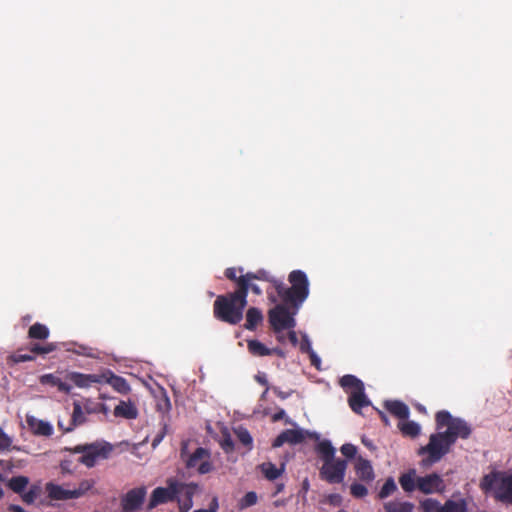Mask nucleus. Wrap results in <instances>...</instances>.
<instances>
[{"label": "nucleus", "instance_id": "1", "mask_svg": "<svg viewBox=\"0 0 512 512\" xmlns=\"http://www.w3.org/2000/svg\"><path fill=\"white\" fill-rule=\"evenodd\" d=\"M435 421L437 430L443 427H447V429L443 432L431 434L428 444L419 449L418 454H427V457L421 461L423 467H429L439 462L450 452L451 446L458 438L467 439L471 434V428L466 421L461 418H454L446 410L438 411L435 415Z\"/></svg>", "mask_w": 512, "mask_h": 512}, {"label": "nucleus", "instance_id": "2", "mask_svg": "<svg viewBox=\"0 0 512 512\" xmlns=\"http://www.w3.org/2000/svg\"><path fill=\"white\" fill-rule=\"evenodd\" d=\"M242 289L218 295L213 304L214 317L224 323L237 325L243 319V312L247 306V300H244Z\"/></svg>", "mask_w": 512, "mask_h": 512}, {"label": "nucleus", "instance_id": "3", "mask_svg": "<svg viewBox=\"0 0 512 512\" xmlns=\"http://www.w3.org/2000/svg\"><path fill=\"white\" fill-rule=\"evenodd\" d=\"M288 281L291 284L290 287H287L281 280L275 282L277 295L285 304L300 309L309 296L308 277L302 270H293L288 275Z\"/></svg>", "mask_w": 512, "mask_h": 512}, {"label": "nucleus", "instance_id": "4", "mask_svg": "<svg viewBox=\"0 0 512 512\" xmlns=\"http://www.w3.org/2000/svg\"><path fill=\"white\" fill-rule=\"evenodd\" d=\"M479 487L496 501L512 505V472L494 469L481 478Z\"/></svg>", "mask_w": 512, "mask_h": 512}, {"label": "nucleus", "instance_id": "5", "mask_svg": "<svg viewBox=\"0 0 512 512\" xmlns=\"http://www.w3.org/2000/svg\"><path fill=\"white\" fill-rule=\"evenodd\" d=\"M340 386L349 394L348 404L351 410L361 414V410L371 404L365 394L364 383L354 375L346 374L339 380Z\"/></svg>", "mask_w": 512, "mask_h": 512}, {"label": "nucleus", "instance_id": "6", "mask_svg": "<svg viewBox=\"0 0 512 512\" xmlns=\"http://www.w3.org/2000/svg\"><path fill=\"white\" fill-rule=\"evenodd\" d=\"M112 449V445L109 443L95 442L91 444L76 445L75 447L70 448L69 451L74 454H81L77 459V462L85 465L87 468H92L96 465L99 459H107Z\"/></svg>", "mask_w": 512, "mask_h": 512}, {"label": "nucleus", "instance_id": "7", "mask_svg": "<svg viewBox=\"0 0 512 512\" xmlns=\"http://www.w3.org/2000/svg\"><path fill=\"white\" fill-rule=\"evenodd\" d=\"M299 309L289 306L284 302L275 305L268 312V320L275 333H280L286 329H294L296 326L295 315Z\"/></svg>", "mask_w": 512, "mask_h": 512}, {"label": "nucleus", "instance_id": "8", "mask_svg": "<svg viewBox=\"0 0 512 512\" xmlns=\"http://www.w3.org/2000/svg\"><path fill=\"white\" fill-rule=\"evenodd\" d=\"M182 485L183 483L181 482L174 479H168L167 487L155 488L151 493L147 510H152L161 504L176 501L177 496L181 494Z\"/></svg>", "mask_w": 512, "mask_h": 512}, {"label": "nucleus", "instance_id": "9", "mask_svg": "<svg viewBox=\"0 0 512 512\" xmlns=\"http://www.w3.org/2000/svg\"><path fill=\"white\" fill-rule=\"evenodd\" d=\"M421 512H467V503L464 499L447 500L443 505L433 498H426L419 503Z\"/></svg>", "mask_w": 512, "mask_h": 512}, {"label": "nucleus", "instance_id": "10", "mask_svg": "<svg viewBox=\"0 0 512 512\" xmlns=\"http://www.w3.org/2000/svg\"><path fill=\"white\" fill-rule=\"evenodd\" d=\"M346 469L347 461L338 458L336 460L323 463L319 474L322 480L330 484H340L344 481Z\"/></svg>", "mask_w": 512, "mask_h": 512}, {"label": "nucleus", "instance_id": "11", "mask_svg": "<svg viewBox=\"0 0 512 512\" xmlns=\"http://www.w3.org/2000/svg\"><path fill=\"white\" fill-rule=\"evenodd\" d=\"M210 458L211 453L208 449L198 447L185 459V464L188 469L196 468L199 474L204 475L213 470Z\"/></svg>", "mask_w": 512, "mask_h": 512}, {"label": "nucleus", "instance_id": "12", "mask_svg": "<svg viewBox=\"0 0 512 512\" xmlns=\"http://www.w3.org/2000/svg\"><path fill=\"white\" fill-rule=\"evenodd\" d=\"M446 485L437 473H431L417 478V489L423 494L443 493Z\"/></svg>", "mask_w": 512, "mask_h": 512}, {"label": "nucleus", "instance_id": "13", "mask_svg": "<svg viewBox=\"0 0 512 512\" xmlns=\"http://www.w3.org/2000/svg\"><path fill=\"white\" fill-rule=\"evenodd\" d=\"M146 496L145 487H137L129 490L121 500L123 512H135L139 510Z\"/></svg>", "mask_w": 512, "mask_h": 512}, {"label": "nucleus", "instance_id": "14", "mask_svg": "<svg viewBox=\"0 0 512 512\" xmlns=\"http://www.w3.org/2000/svg\"><path fill=\"white\" fill-rule=\"evenodd\" d=\"M305 440V434L300 429H286L281 432L273 441L272 446L277 448L285 443L299 444Z\"/></svg>", "mask_w": 512, "mask_h": 512}, {"label": "nucleus", "instance_id": "15", "mask_svg": "<svg viewBox=\"0 0 512 512\" xmlns=\"http://www.w3.org/2000/svg\"><path fill=\"white\" fill-rule=\"evenodd\" d=\"M85 413L86 412L84 410V404L81 405V403L79 401H74L73 402V412L71 415L69 425L67 427H64L63 424L59 421L58 422L59 428L64 433L73 431L76 427H78L86 422Z\"/></svg>", "mask_w": 512, "mask_h": 512}, {"label": "nucleus", "instance_id": "16", "mask_svg": "<svg viewBox=\"0 0 512 512\" xmlns=\"http://www.w3.org/2000/svg\"><path fill=\"white\" fill-rule=\"evenodd\" d=\"M67 378L80 388H87L94 383H103L104 381V375L83 374L79 372H71L67 375Z\"/></svg>", "mask_w": 512, "mask_h": 512}, {"label": "nucleus", "instance_id": "17", "mask_svg": "<svg viewBox=\"0 0 512 512\" xmlns=\"http://www.w3.org/2000/svg\"><path fill=\"white\" fill-rule=\"evenodd\" d=\"M198 489V485L196 483H183L181 487V494L184 495V499H180L177 496V501L179 504V512H189V510L193 506V496Z\"/></svg>", "mask_w": 512, "mask_h": 512}, {"label": "nucleus", "instance_id": "18", "mask_svg": "<svg viewBox=\"0 0 512 512\" xmlns=\"http://www.w3.org/2000/svg\"><path fill=\"white\" fill-rule=\"evenodd\" d=\"M45 490L50 500L65 501L74 499L72 489H66L62 485L53 482L46 483Z\"/></svg>", "mask_w": 512, "mask_h": 512}, {"label": "nucleus", "instance_id": "19", "mask_svg": "<svg viewBox=\"0 0 512 512\" xmlns=\"http://www.w3.org/2000/svg\"><path fill=\"white\" fill-rule=\"evenodd\" d=\"M355 472L357 477L363 482L370 483L375 479V473L371 462L361 456L356 460Z\"/></svg>", "mask_w": 512, "mask_h": 512}, {"label": "nucleus", "instance_id": "20", "mask_svg": "<svg viewBox=\"0 0 512 512\" xmlns=\"http://www.w3.org/2000/svg\"><path fill=\"white\" fill-rule=\"evenodd\" d=\"M27 424L34 435L49 437L53 434V427L49 422L28 416Z\"/></svg>", "mask_w": 512, "mask_h": 512}, {"label": "nucleus", "instance_id": "21", "mask_svg": "<svg viewBox=\"0 0 512 512\" xmlns=\"http://www.w3.org/2000/svg\"><path fill=\"white\" fill-rule=\"evenodd\" d=\"M386 410L399 419H407L409 417V407L399 400H389L384 403Z\"/></svg>", "mask_w": 512, "mask_h": 512}, {"label": "nucleus", "instance_id": "22", "mask_svg": "<svg viewBox=\"0 0 512 512\" xmlns=\"http://www.w3.org/2000/svg\"><path fill=\"white\" fill-rule=\"evenodd\" d=\"M259 469L267 480L274 481L284 473L285 464H281L280 467H277L272 462H263L259 465Z\"/></svg>", "mask_w": 512, "mask_h": 512}, {"label": "nucleus", "instance_id": "23", "mask_svg": "<svg viewBox=\"0 0 512 512\" xmlns=\"http://www.w3.org/2000/svg\"><path fill=\"white\" fill-rule=\"evenodd\" d=\"M417 478L416 470L409 469L400 475L399 484L405 492L411 493L417 489Z\"/></svg>", "mask_w": 512, "mask_h": 512}, {"label": "nucleus", "instance_id": "24", "mask_svg": "<svg viewBox=\"0 0 512 512\" xmlns=\"http://www.w3.org/2000/svg\"><path fill=\"white\" fill-rule=\"evenodd\" d=\"M114 415L125 419H136L138 410L131 402L120 401L114 409Z\"/></svg>", "mask_w": 512, "mask_h": 512}, {"label": "nucleus", "instance_id": "25", "mask_svg": "<svg viewBox=\"0 0 512 512\" xmlns=\"http://www.w3.org/2000/svg\"><path fill=\"white\" fill-rule=\"evenodd\" d=\"M316 452L319 454L323 463H327L335 460V448L332 446L329 440L320 441L315 448Z\"/></svg>", "mask_w": 512, "mask_h": 512}, {"label": "nucleus", "instance_id": "26", "mask_svg": "<svg viewBox=\"0 0 512 512\" xmlns=\"http://www.w3.org/2000/svg\"><path fill=\"white\" fill-rule=\"evenodd\" d=\"M263 321L262 311L256 307H250L246 312V323L244 327L253 331Z\"/></svg>", "mask_w": 512, "mask_h": 512}, {"label": "nucleus", "instance_id": "27", "mask_svg": "<svg viewBox=\"0 0 512 512\" xmlns=\"http://www.w3.org/2000/svg\"><path fill=\"white\" fill-rule=\"evenodd\" d=\"M111 385L117 392L121 394H127L130 391V386L128 385L127 381L118 375H115L113 373H110L109 377H106L104 375V381Z\"/></svg>", "mask_w": 512, "mask_h": 512}, {"label": "nucleus", "instance_id": "28", "mask_svg": "<svg viewBox=\"0 0 512 512\" xmlns=\"http://www.w3.org/2000/svg\"><path fill=\"white\" fill-rule=\"evenodd\" d=\"M247 348L251 355L256 357L272 355L275 350L266 347L260 341L253 339L247 341Z\"/></svg>", "mask_w": 512, "mask_h": 512}, {"label": "nucleus", "instance_id": "29", "mask_svg": "<svg viewBox=\"0 0 512 512\" xmlns=\"http://www.w3.org/2000/svg\"><path fill=\"white\" fill-rule=\"evenodd\" d=\"M414 504L407 501H390L384 504L386 512H414Z\"/></svg>", "mask_w": 512, "mask_h": 512}, {"label": "nucleus", "instance_id": "30", "mask_svg": "<svg viewBox=\"0 0 512 512\" xmlns=\"http://www.w3.org/2000/svg\"><path fill=\"white\" fill-rule=\"evenodd\" d=\"M239 288H236L237 291H241L244 289L243 294L244 300H247L248 292L252 291L256 295L262 294V289L259 287L258 284H256L253 280L249 279L248 277L241 276V279L239 281Z\"/></svg>", "mask_w": 512, "mask_h": 512}, {"label": "nucleus", "instance_id": "31", "mask_svg": "<svg viewBox=\"0 0 512 512\" xmlns=\"http://www.w3.org/2000/svg\"><path fill=\"white\" fill-rule=\"evenodd\" d=\"M28 337L31 339L45 340L49 337V329L41 323H35L28 330Z\"/></svg>", "mask_w": 512, "mask_h": 512}, {"label": "nucleus", "instance_id": "32", "mask_svg": "<svg viewBox=\"0 0 512 512\" xmlns=\"http://www.w3.org/2000/svg\"><path fill=\"white\" fill-rule=\"evenodd\" d=\"M95 484L96 482L94 479H84L80 481L78 487L72 489L74 499H78L85 496L89 491H91L94 488Z\"/></svg>", "mask_w": 512, "mask_h": 512}, {"label": "nucleus", "instance_id": "33", "mask_svg": "<svg viewBox=\"0 0 512 512\" xmlns=\"http://www.w3.org/2000/svg\"><path fill=\"white\" fill-rule=\"evenodd\" d=\"M244 277H248L249 279L255 281H265L270 282L275 287V282H279L280 280L274 278L268 271L264 269H259L256 272H247L243 275Z\"/></svg>", "mask_w": 512, "mask_h": 512}, {"label": "nucleus", "instance_id": "34", "mask_svg": "<svg viewBox=\"0 0 512 512\" xmlns=\"http://www.w3.org/2000/svg\"><path fill=\"white\" fill-rule=\"evenodd\" d=\"M29 483V479L26 476H15L12 477L8 482V487L15 493L22 495L25 488Z\"/></svg>", "mask_w": 512, "mask_h": 512}, {"label": "nucleus", "instance_id": "35", "mask_svg": "<svg viewBox=\"0 0 512 512\" xmlns=\"http://www.w3.org/2000/svg\"><path fill=\"white\" fill-rule=\"evenodd\" d=\"M218 442L225 453H231L234 450V441L226 427L221 429V436Z\"/></svg>", "mask_w": 512, "mask_h": 512}, {"label": "nucleus", "instance_id": "36", "mask_svg": "<svg viewBox=\"0 0 512 512\" xmlns=\"http://www.w3.org/2000/svg\"><path fill=\"white\" fill-rule=\"evenodd\" d=\"M399 429L404 436L415 438L420 434V425L414 421L399 424Z\"/></svg>", "mask_w": 512, "mask_h": 512}, {"label": "nucleus", "instance_id": "37", "mask_svg": "<svg viewBox=\"0 0 512 512\" xmlns=\"http://www.w3.org/2000/svg\"><path fill=\"white\" fill-rule=\"evenodd\" d=\"M84 410L87 414H107L108 408L105 404L100 402H94L91 399H86L84 401Z\"/></svg>", "mask_w": 512, "mask_h": 512}, {"label": "nucleus", "instance_id": "38", "mask_svg": "<svg viewBox=\"0 0 512 512\" xmlns=\"http://www.w3.org/2000/svg\"><path fill=\"white\" fill-rule=\"evenodd\" d=\"M42 487L39 484H32L28 491L23 492L21 498L26 504H33L35 500L41 495Z\"/></svg>", "mask_w": 512, "mask_h": 512}, {"label": "nucleus", "instance_id": "39", "mask_svg": "<svg viewBox=\"0 0 512 512\" xmlns=\"http://www.w3.org/2000/svg\"><path fill=\"white\" fill-rule=\"evenodd\" d=\"M35 359V356L32 354H22L21 350H18L17 352L9 355L6 359V363L9 366H14L15 364L27 362V361H33Z\"/></svg>", "mask_w": 512, "mask_h": 512}, {"label": "nucleus", "instance_id": "40", "mask_svg": "<svg viewBox=\"0 0 512 512\" xmlns=\"http://www.w3.org/2000/svg\"><path fill=\"white\" fill-rule=\"evenodd\" d=\"M62 475H72L77 469V463L72 458H65L59 464Z\"/></svg>", "mask_w": 512, "mask_h": 512}, {"label": "nucleus", "instance_id": "41", "mask_svg": "<svg viewBox=\"0 0 512 512\" xmlns=\"http://www.w3.org/2000/svg\"><path fill=\"white\" fill-rule=\"evenodd\" d=\"M224 275L227 279L233 281L236 284V288H239V281L241 279V275H244L243 268L229 267L225 270Z\"/></svg>", "mask_w": 512, "mask_h": 512}, {"label": "nucleus", "instance_id": "42", "mask_svg": "<svg viewBox=\"0 0 512 512\" xmlns=\"http://www.w3.org/2000/svg\"><path fill=\"white\" fill-rule=\"evenodd\" d=\"M397 490L396 483L393 478L389 477L385 483L383 484L380 492H379V498L385 499L388 496H390L392 493H394Z\"/></svg>", "mask_w": 512, "mask_h": 512}, {"label": "nucleus", "instance_id": "43", "mask_svg": "<svg viewBox=\"0 0 512 512\" xmlns=\"http://www.w3.org/2000/svg\"><path fill=\"white\" fill-rule=\"evenodd\" d=\"M257 494L253 491L247 492L239 501V508L245 509L257 503Z\"/></svg>", "mask_w": 512, "mask_h": 512}, {"label": "nucleus", "instance_id": "44", "mask_svg": "<svg viewBox=\"0 0 512 512\" xmlns=\"http://www.w3.org/2000/svg\"><path fill=\"white\" fill-rule=\"evenodd\" d=\"M238 440L244 445L251 448L253 439L249 433V431L245 428H238L235 430Z\"/></svg>", "mask_w": 512, "mask_h": 512}, {"label": "nucleus", "instance_id": "45", "mask_svg": "<svg viewBox=\"0 0 512 512\" xmlns=\"http://www.w3.org/2000/svg\"><path fill=\"white\" fill-rule=\"evenodd\" d=\"M350 493L355 498H363L367 496L368 489L363 484L353 483L350 486Z\"/></svg>", "mask_w": 512, "mask_h": 512}, {"label": "nucleus", "instance_id": "46", "mask_svg": "<svg viewBox=\"0 0 512 512\" xmlns=\"http://www.w3.org/2000/svg\"><path fill=\"white\" fill-rule=\"evenodd\" d=\"M60 380H61L60 378L56 377L53 374H44L39 379V381L42 385H50V386H55V387L58 386Z\"/></svg>", "mask_w": 512, "mask_h": 512}, {"label": "nucleus", "instance_id": "47", "mask_svg": "<svg viewBox=\"0 0 512 512\" xmlns=\"http://www.w3.org/2000/svg\"><path fill=\"white\" fill-rule=\"evenodd\" d=\"M340 451L345 457L354 458L357 453V448L353 444L346 443L341 446Z\"/></svg>", "mask_w": 512, "mask_h": 512}, {"label": "nucleus", "instance_id": "48", "mask_svg": "<svg viewBox=\"0 0 512 512\" xmlns=\"http://www.w3.org/2000/svg\"><path fill=\"white\" fill-rule=\"evenodd\" d=\"M12 444L11 438L4 433L2 430H0V451H5L10 448Z\"/></svg>", "mask_w": 512, "mask_h": 512}, {"label": "nucleus", "instance_id": "49", "mask_svg": "<svg viewBox=\"0 0 512 512\" xmlns=\"http://www.w3.org/2000/svg\"><path fill=\"white\" fill-rule=\"evenodd\" d=\"M307 352L310 354L311 364L319 369V365L321 363L320 358L316 355V353L311 349L310 343L307 340Z\"/></svg>", "mask_w": 512, "mask_h": 512}, {"label": "nucleus", "instance_id": "50", "mask_svg": "<svg viewBox=\"0 0 512 512\" xmlns=\"http://www.w3.org/2000/svg\"><path fill=\"white\" fill-rule=\"evenodd\" d=\"M219 508L217 497H213L207 509H198L194 512H217Z\"/></svg>", "mask_w": 512, "mask_h": 512}, {"label": "nucleus", "instance_id": "51", "mask_svg": "<svg viewBox=\"0 0 512 512\" xmlns=\"http://www.w3.org/2000/svg\"><path fill=\"white\" fill-rule=\"evenodd\" d=\"M328 502L333 506H340L342 503V497L340 494H330L328 496Z\"/></svg>", "mask_w": 512, "mask_h": 512}, {"label": "nucleus", "instance_id": "52", "mask_svg": "<svg viewBox=\"0 0 512 512\" xmlns=\"http://www.w3.org/2000/svg\"><path fill=\"white\" fill-rule=\"evenodd\" d=\"M271 389L277 395V397H279L282 400L287 399L292 394V391L284 392V391L280 390L279 387H276V386L272 387Z\"/></svg>", "mask_w": 512, "mask_h": 512}, {"label": "nucleus", "instance_id": "53", "mask_svg": "<svg viewBox=\"0 0 512 512\" xmlns=\"http://www.w3.org/2000/svg\"><path fill=\"white\" fill-rule=\"evenodd\" d=\"M30 352L32 353V355H43V345L38 343L32 344L30 347Z\"/></svg>", "mask_w": 512, "mask_h": 512}, {"label": "nucleus", "instance_id": "54", "mask_svg": "<svg viewBox=\"0 0 512 512\" xmlns=\"http://www.w3.org/2000/svg\"><path fill=\"white\" fill-rule=\"evenodd\" d=\"M58 390L60 392H63V393H66V394H69L71 392V385L67 384L66 382H63L62 380H60L58 386H57Z\"/></svg>", "mask_w": 512, "mask_h": 512}, {"label": "nucleus", "instance_id": "55", "mask_svg": "<svg viewBox=\"0 0 512 512\" xmlns=\"http://www.w3.org/2000/svg\"><path fill=\"white\" fill-rule=\"evenodd\" d=\"M289 332H288V335H287V338L289 340V342L293 345V346H296L297 343H298V337H297V334L296 332L293 330V329H288Z\"/></svg>", "mask_w": 512, "mask_h": 512}, {"label": "nucleus", "instance_id": "56", "mask_svg": "<svg viewBox=\"0 0 512 512\" xmlns=\"http://www.w3.org/2000/svg\"><path fill=\"white\" fill-rule=\"evenodd\" d=\"M56 350V345L53 343H48L46 345H43V355L49 354Z\"/></svg>", "mask_w": 512, "mask_h": 512}, {"label": "nucleus", "instance_id": "57", "mask_svg": "<svg viewBox=\"0 0 512 512\" xmlns=\"http://www.w3.org/2000/svg\"><path fill=\"white\" fill-rule=\"evenodd\" d=\"M285 415H286L285 411L283 409H281L280 411H278L277 413H275L272 416V420L274 422L279 421V420L283 419Z\"/></svg>", "mask_w": 512, "mask_h": 512}, {"label": "nucleus", "instance_id": "58", "mask_svg": "<svg viewBox=\"0 0 512 512\" xmlns=\"http://www.w3.org/2000/svg\"><path fill=\"white\" fill-rule=\"evenodd\" d=\"M255 379H256V381H257L259 384H261V385H263V386H265V387H267V386H268V381H267L266 376H265L264 374H263V375H257V376L255 377Z\"/></svg>", "mask_w": 512, "mask_h": 512}, {"label": "nucleus", "instance_id": "59", "mask_svg": "<svg viewBox=\"0 0 512 512\" xmlns=\"http://www.w3.org/2000/svg\"><path fill=\"white\" fill-rule=\"evenodd\" d=\"M285 488L284 483H278L276 484L275 491L273 492L272 496H276L279 493H281Z\"/></svg>", "mask_w": 512, "mask_h": 512}, {"label": "nucleus", "instance_id": "60", "mask_svg": "<svg viewBox=\"0 0 512 512\" xmlns=\"http://www.w3.org/2000/svg\"><path fill=\"white\" fill-rule=\"evenodd\" d=\"M10 512H26L21 506L12 504L9 506Z\"/></svg>", "mask_w": 512, "mask_h": 512}, {"label": "nucleus", "instance_id": "61", "mask_svg": "<svg viewBox=\"0 0 512 512\" xmlns=\"http://www.w3.org/2000/svg\"><path fill=\"white\" fill-rule=\"evenodd\" d=\"M378 414H379L381 420L383 421V423L386 426H388L389 425V419H388L387 415L383 411H380V410H378Z\"/></svg>", "mask_w": 512, "mask_h": 512}, {"label": "nucleus", "instance_id": "62", "mask_svg": "<svg viewBox=\"0 0 512 512\" xmlns=\"http://www.w3.org/2000/svg\"><path fill=\"white\" fill-rule=\"evenodd\" d=\"M163 438V434L161 435H158L154 440H153V443H152V446L155 447L156 445H158L160 443V441L162 440Z\"/></svg>", "mask_w": 512, "mask_h": 512}, {"label": "nucleus", "instance_id": "63", "mask_svg": "<svg viewBox=\"0 0 512 512\" xmlns=\"http://www.w3.org/2000/svg\"><path fill=\"white\" fill-rule=\"evenodd\" d=\"M277 339L279 342H282V343L285 342V336H283V335H278Z\"/></svg>", "mask_w": 512, "mask_h": 512}, {"label": "nucleus", "instance_id": "64", "mask_svg": "<svg viewBox=\"0 0 512 512\" xmlns=\"http://www.w3.org/2000/svg\"><path fill=\"white\" fill-rule=\"evenodd\" d=\"M267 293H268L269 299H270L272 302H276V298H275L272 294H270L268 291H267Z\"/></svg>", "mask_w": 512, "mask_h": 512}]
</instances>
